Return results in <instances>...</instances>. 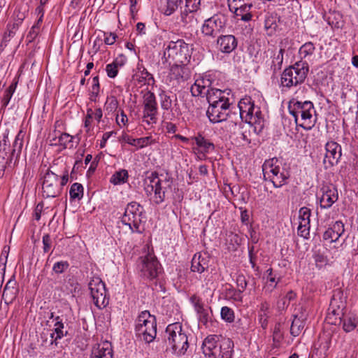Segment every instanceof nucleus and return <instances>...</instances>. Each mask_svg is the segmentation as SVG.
I'll return each mask as SVG.
<instances>
[{
  "label": "nucleus",
  "mask_w": 358,
  "mask_h": 358,
  "mask_svg": "<svg viewBox=\"0 0 358 358\" xmlns=\"http://www.w3.org/2000/svg\"><path fill=\"white\" fill-rule=\"evenodd\" d=\"M23 136L22 131H20L15 136L13 148L12 152L9 154V157L6 159L0 157V178L4 175L6 169L11 167L13 159H15L14 164L18 160L23 146Z\"/></svg>",
  "instance_id": "2eb2a0df"
},
{
  "label": "nucleus",
  "mask_w": 358,
  "mask_h": 358,
  "mask_svg": "<svg viewBox=\"0 0 358 358\" xmlns=\"http://www.w3.org/2000/svg\"><path fill=\"white\" fill-rule=\"evenodd\" d=\"M270 198L275 203H280L285 199V194L280 190L271 191L269 193Z\"/></svg>",
  "instance_id": "0e129e2a"
},
{
  "label": "nucleus",
  "mask_w": 358,
  "mask_h": 358,
  "mask_svg": "<svg viewBox=\"0 0 358 358\" xmlns=\"http://www.w3.org/2000/svg\"><path fill=\"white\" fill-rule=\"evenodd\" d=\"M71 199H81L83 196V187L80 183H73L69 190Z\"/></svg>",
  "instance_id": "3c124183"
},
{
  "label": "nucleus",
  "mask_w": 358,
  "mask_h": 358,
  "mask_svg": "<svg viewBox=\"0 0 358 358\" xmlns=\"http://www.w3.org/2000/svg\"><path fill=\"white\" fill-rule=\"evenodd\" d=\"M345 304L343 301H340L338 304V299L334 295L330 303L327 320L329 323L342 325V328L346 333L351 332L358 327V317L351 312L343 311Z\"/></svg>",
  "instance_id": "f257e3e1"
},
{
  "label": "nucleus",
  "mask_w": 358,
  "mask_h": 358,
  "mask_svg": "<svg viewBox=\"0 0 358 358\" xmlns=\"http://www.w3.org/2000/svg\"><path fill=\"white\" fill-rule=\"evenodd\" d=\"M132 78L135 83L138 84L140 86L145 85H154L155 83V80L152 74L149 73L142 64H138L137 71L133 75Z\"/></svg>",
  "instance_id": "5701e85b"
},
{
  "label": "nucleus",
  "mask_w": 358,
  "mask_h": 358,
  "mask_svg": "<svg viewBox=\"0 0 358 358\" xmlns=\"http://www.w3.org/2000/svg\"><path fill=\"white\" fill-rule=\"evenodd\" d=\"M89 289L94 305L102 308L108 304L109 298L107 296V292L105 283L101 278H93L89 282Z\"/></svg>",
  "instance_id": "4468645a"
},
{
  "label": "nucleus",
  "mask_w": 358,
  "mask_h": 358,
  "mask_svg": "<svg viewBox=\"0 0 358 358\" xmlns=\"http://www.w3.org/2000/svg\"><path fill=\"white\" fill-rule=\"evenodd\" d=\"M125 62V58L121 56L115 59L111 63L108 64L106 66L107 76L110 78H115L117 76L119 69L122 67Z\"/></svg>",
  "instance_id": "4c0bfd02"
},
{
  "label": "nucleus",
  "mask_w": 358,
  "mask_h": 358,
  "mask_svg": "<svg viewBox=\"0 0 358 358\" xmlns=\"http://www.w3.org/2000/svg\"><path fill=\"white\" fill-rule=\"evenodd\" d=\"M137 268L141 277L149 279H155L161 273L162 267L156 257L151 253L139 257Z\"/></svg>",
  "instance_id": "9b49d317"
},
{
  "label": "nucleus",
  "mask_w": 358,
  "mask_h": 358,
  "mask_svg": "<svg viewBox=\"0 0 358 358\" xmlns=\"http://www.w3.org/2000/svg\"><path fill=\"white\" fill-rule=\"evenodd\" d=\"M333 332L331 331H324L319 337V347L321 357L324 358L330 349L332 343Z\"/></svg>",
  "instance_id": "c756f323"
},
{
  "label": "nucleus",
  "mask_w": 358,
  "mask_h": 358,
  "mask_svg": "<svg viewBox=\"0 0 358 358\" xmlns=\"http://www.w3.org/2000/svg\"><path fill=\"white\" fill-rule=\"evenodd\" d=\"M181 3L182 0H166V5L163 10V13L167 16L171 15L178 9Z\"/></svg>",
  "instance_id": "603ef678"
},
{
  "label": "nucleus",
  "mask_w": 358,
  "mask_h": 358,
  "mask_svg": "<svg viewBox=\"0 0 358 358\" xmlns=\"http://www.w3.org/2000/svg\"><path fill=\"white\" fill-rule=\"evenodd\" d=\"M145 218L143 207L132 201L127 205L121 221L123 224L129 227L132 233H141L140 225Z\"/></svg>",
  "instance_id": "9d476101"
},
{
  "label": "nucleus",
  "mask_w": 358,
  "mask_h": 358,
  "mask_svg": "<svg viewBox=\"0 0 358 358\" xmlns=\"http://www.w3.org/2000/svg\"><path fill=\"white\" fill-rule=\"evenodd\" d=\"M221 318L227 322L231 323L234 321V311L228 306H224L221 308Z\"/></svg>",
  "instance_id": "6e6d98bb"
},
{
  "label": "nucleus",
  "mask_w": 358,
  "mask_h": 358,
  "mask_svg": "<svg viewBox=\"0 0 358 358\" xmlns=\"http://www.w3.org/2000/svg\"><path fill=\"white\" fill-rule=\"evenodd\" d=\"M90 358H113L112 343L108 341H102L93 346Z\"/></svg>",
  "instance_id": "412c9836"
},
{
  "label": "nucleus",
  "mask_w": 358,
  "mask_h": 358,
  "mask_svg": "<svg viewBox=\"0 0 358 358\" xmlns=\"http://www.w3.org/2000/svg\"><path fill=\"white\" fill-rule=\"evenodd\" d=\"M240 117L242 120H250L252 117H249L250 109H255V106L250 99H242L238 103Z\"/></svg>",
  "instance_id": "58836bf2"
},
{
  "label": "nucleus",
  "mask_w": 358,
  "mask_h": 358,
  "mask_svg": "<svg viewBox=\"0 0 358 358\" xmlns=\"http://www.w3.org/2000/svg\"><path fill=\"white\" fill-rule=\"evenodd\" d=\"M217 336H208L203 341L201 349L206 358H211L218 353Z\"/></svg>",
  "instance_id": "393cba45"
},
{
  "label": "nucleus",
  "mask_w": 358,
  "mask_h": 358,
  "mask_svg": "<svg viewBox=\"0 0 358 358\" xmlns=\"http://www.w3.org/2000/svg\"><path fill=\"white\" fill-rule=\"evenodd\" d=\"M135 334L146 343H152L157 336V320L148 310L142 311L136 320Z\"/></svg>",
  "instance_id": "6e6552de"
},
{
  "label": "nucleus",
  "mask_w": 358,
  "mask_h": 358,
  "mask_svg": "<svg viewBox=\"0 0 358 358\" xmlns=\"http://www.w3.org/2000/svg\"><path fill=\"white\" fill-rule=\"evenodd\" d=\"M119 105V102L115 96H109L107 97L105 103L106 110L113 113L116 111Z\"/></svg>",
  "instance_id": "4d7b16f0"
},
{
  "label": "nucleus",
  "mask_w": 358,
  "mask_h": 358,
  "mask_svg": "<svg viewBox=\"0 0 358 358\" xmlns=\"http://www.w3.org/2000/svg\"><path fill=\"white\" fill-rule=\"evenodd\" d=\"M229 95V92L226 93L224 91L215 88H210L206 91V97L209 106L218 103V102L223 103L224 101H230L229 98L227 96Z\"/></svg>",
  "instance_id": "c85d7f7f"
},
{
  "label": "nucleus",
  "mask_w": 358,
  "mask_h": 358,
  "mask_svg": "<svg viewBox=\"0 0 358 358\" xmlns=\"http://www.w3.org/2000/svg\"><path fill=\"white\" fill-rule=\"evenodd\" d=\"M201 0H185V9L195 12L199 7Z\"/></svg>",
  "instance_id": "774afa93"
},
{
  "label": "nucleus",
  "mask_w": 358,
  "mask_h": 358,
  "mask_svg": "<svg viewBox=\"0 0 358 358\" xmlns=\"http://www.w3.org/2000/svg\"><path fill=\"white\" fill-rule=\"evenodd\" d=\"M165 342L167 349H171L173 354L179 357L184 355L189 347L188 336L180 322L172 323L166 327Z\"/></svg>",
  "instance_id": "7ed1b4c3"
},
{
  "label": "nucleus",
  "mask_w": 358,
  "mask_h": 358,
  "mask_svg": "<svg viewBox=\"0 0 358 358\" xmlns=\"http://www.w3.org/2000/svg\"><path fill=\"white\" fill-rule=\"evenodd\" d=\"M208 262L206 259L203 257H201V255H199L197 256L195 255L192 260V266H191V270L193 272H197L199 273H203L207 268Z\"/></svg>",
  "instance_id": "37998d69"
},
{
  "label": "nucleus",
  "mask_w": 358,
  "mask_h": 358,
  "mask_svg": "<svg viewBox=\"0 0 358 358\" xmlns=\"http://www.w3.org/2000/svg\"><path fill=\"white\" fill-rule=\"evenodd\" d=\"M242 293L239 289H236L231 285H229V287L226 289L227 296L236 302H242Z\"/></svg>",
  "instance_id": "864d4df0"
},
{
  "label": "nucleus",
  "mask_w": 358,
  "mask_h": 358,
  "mask_svg": "<svg viewBox=\"0 0 358 358\" xmlns=\"http://www.w3.org/2000/svg\"><path fill=\"white\" fill-rule=\"evenodd\" d=\"M153 105H157L156 96L154 94V92L147 90L143 92V103L142 106H153Z\"/></svg>",
  "instance_id": "5fc2aeb1"
},
{
  "label": "nucleus",
  "mask_w": 358,
  "mask_h": 358,
  "mask_svg": "<svg viewBox=\"0 0 358 358\" xmlns=\"http://www.w3.org/2000/svg\"><path fill=\"white\" fill-rule=\"evenodd\" d=\"M237 40L233 35H222L217 39V45L220 51L231 53L237 47Z\"/></svg>",
  "instance_id": "b1692460"
},
{
  "label": "nucleus",
  "mask_w": 358,
  "mask_h": 358,
  "mask_svg": "<svg viewBox=\"0 0 358 358\" xmlns=\"http://www.w3.org/2000/svg\"><path fill=\"white\" fill-rule=\"evenodd\" d=\"M145 191L148 196H152L153 202L159 205L165 200L166 192L171 187L169 178L162 180L159 178V174L156 171L152 172L145 180Z\"/></svg>",
  "instance_id": "1a4fd4ad"
},
{
  "label": "nucleus",
  "mask_w": 358,
  "mask_h": 358,
  "mask_svg": "<svg viewBox=\"0 0 358 358\" xmlns=\"http://www.w3.org/2000/svg\"><path fill=\"white\" fill-rule=\"evenodd\" d=\"M315 47L313 43L309 41L302 45L299 50V54L301 59H306L313 55L315 52Z\"/></svg>",
  "instance_id": "8fccbe9b"
},
{
  "label": "nucleus",
  "mask_w": 358,
  "mask_h": 358,
  "mask_svg": "<svg viewBox=\"0 0 358 358\" xmlns=\"http://www.w3.org/2000/svg\"><path fill=\"white\" fill-rule=\"evenodd\" d=\"M344 224L341 221H336L331 227L325 231L323 238L330 243L336 242L344 233Z\"/></svg>",
  "instance_id": "a878e982"
},
{
  "label": "nucleus",
  "mask_w": 358,
  "mask_h": 358,
  "mask_svg": "<svg viewBox=\"0 0 358 358\" xmlns=\"http://www.w3.org/2000/svg\"><path fill=\"white\" fill-rule=\"evenodd\" d=\"M309 71L308 64L306 61H299L286 68L281 73L280 86L286 90L296 87L303 83Z\"/></svg>",
  "instance_id": "423d86ee"
},
{
  "label": "nucleus",
  "mask_w": 358,
  "mask_h": 358,
  "mask_svg": "<svg viewBox=\"0 0 358 358\" xmlns=\"http://www.w3.org/2000/svg\"><path fill=\"white\" fill-rule=\"evenodd\" d=\"M270 317V304L264 301L259 305L258 312V320L261 327L266 329L268 327V318Z\"/></svg>",
  "instance_id": "c9c22d12"
},
{
  "label": "nucleus",
  "mask_w": 358,
  "mask_h": 358,
  "mask_svg": "<svg viewBox=\"0 0 358 358\" xmlns=\"http://www.w3.org/2000/svg\"><path fill=\"white\" fill-rule=\"evenodd\" d=\"M75 137L67 134V133H62L59 134L58 137L55 136V138L51 140L52 145H58L62 147L63 149L66 148H73L74 147V140Z\"/></svg>",
  "instance_id": "f704fd0d"
},
{
  "label": "nucleus",
  "mask_w": 358,
  "mask_h": 358,
  "mask_svg": "<svg viewBox=\"0 0 358 358\" xmlns=\"http://www.w3.org/2000/svg\"><path fill=\"white\" fill-rule=\"evenodd\" d=\"M29 9L27 6L18 5L14 10L12 15V20L20 24H22L24 20L28 14Z\"/></svg>",
  "instance_id": "a18cd8bd"
},
{
  "label": "nucleus",
  "mask_w": 358,
  "mask_h": 358,
  "mask_svg": "<svg viewBox=\"0 0 358 358\" xmlns=\"http://www.w3.org/2000/svg\"><path fill=\"white\" fill-rule=\"evenodd\" d=\"M266 282L264 288L265 292L271 293L277 287L281 277L278 273H274L271 268L266 270Z\"/></svg>",
  "instance_id": "2f4dec72"
},
{
  "label": "nucleus",
  "mask_w": 358,
  "mask_h": 358,
  "mask_svg": "<svg viewBox=\"0 0 358 358\" xmlns=\"http://www.w3.org/2000/svg\"><path fill=\"white\" fill-rule=\"evenodd\" d=\"M227 22V16L222 13L213 15L204 20L201 31L207 37L215 38L224 31Z\"/></svg>",
  "instance_id": "f8f14e48"
},
{
  "label": "nucleus",
  "mask_w": 358,
  "mask_h": 358,
  "mask_svg": "<svg viewBox=\"0 0 358 358\" xmlns=\"http://www.w3.org/2000/svg\"><path fill=\"white\" fill-rule=\"evenodd\" d=\"M305 319L303 315L299 317L298 315H294V318L292 322L290 327V334L292 336L296 337L302 332L305 326Z\"/></svg>",
  "instance_id": "79ce46f5"
},
{
  "label": "nucleus",
  "mask_w": 358,
  "mask_h": 358,
  "mask_svg": "<svg viewBox=\"0 0 358 358\" xmlns=\"http://www.w3.org/2000/svg\"><path fill=\"white\" fill-rule=\"evenodd\" d=\"M21 24L14 21L8 22L4 35H7V36L10 38H13L15 35L16 31L18 30Z\"/></svg>",
  "instance_id": "13d9d810"
},
{
  "label": "nucleus",
  "mask_w": 358,
  "mask_h": 358,
  "mask_svg": "<svg viewBox=\"0 0 358 358\" xmlns=\"http://www.w3.org/2000/svg\"><path fill=\"white\" fill-rule=\"evenodd\" d=\"M122 141L137 148V149L143 148L148 145H150L155 143V141L152 139L151 136L142 137L139 138H134L131 136L124 134H122Z\"/></svg>",
  "instance_id": "cd10ccee"
},
{
  "label": "nucleus",
  "mask_w": 358,
  "mask_h": 358,
  "mask_svg": "<svg viewBox=\"0 0 358 358\" xmlns=\"http://www.w3.org/2000/svg\"><path fill=\"white\" fill-rule=\"evenodd\" d=\"M69 171L65 169L59 175L50 169H48L43 181V196L46 198H55L60 195L62 188L69 181Z\"/></svg>",
  "instance_id": "39448f33"
},
{
  "label": "nucleus",
  "mask_w": 358,
  "mask_h": 358,
  "mask_svg": "<svg viewBox=\"0 0 358 358\" xmlns=\"http://www.w3.org/2000/svg\"><path fill=\"white\" fill-rule=\"evenodd\" d=\"M253 6L252 0L249 2L229 1V7L231 11H233L236 17H240L243 21L248 22L251 20V8Z\"/></svg>",
  "instance_id": "a211bd4d"
},
{
  "label": "nucleus",
  "mask_w": 358,
  "mask_h": 358,
  "mask_svg": "<svg viewBox=\"0 0 358 358\" xmlns=\"http://www.w3.org/2000/svg\"><path fill=\"white\" fill-rule=\"evenodd\" d=\"M210 83L208 79H197L191 86L190 92L193 96H199L203 94H206L208 89L206 87Z\"/></svg>",
  "instance_id": "ea45409f"
},
{
  "label": "nucleus",
  "mask_w": 358,
  "mask_h": 358,
  "mask_svg": "<svg viewBox=\"0 0 358 358\" xmlns=\"http://www.w3.org/2000/svg\"><path fill=\"white\" fill-rule=\"evenodd\" d=\"M192 45L182 39L176 41H170L164 51L162 59L171 64H188L192 55Z\"/></svg>",
  "instance_id": "0eeeda50"
},
{
  "label": "nucleus",
  "mask_w": 358,
  "mask_h": 358,
  "mask_svg": "<svg viewBox=\"0 0 358 358\" xmlns=\"http://www.w3.org/2000/svg\"><path fill=\"white\" fill-rule=\"evenodd\" d=\"M236 282L238 289H239L242 292H243L248 285V281L246 280L245 276L243 274H238L236 277Z\"/></svg>",
  "instance_id": "69168bd1"
},
{
  "label": "nucleus",
  "mask_w": 358,
  "mask_h": 358,
  "mask_svg": "<svg viewBox=\"0 0 358 358\" xmlns=\"http://www.w3.org/2000/svg\"><path fill=\"white\" fill-rule=\"evenodd\" d=\"M158 106H143V118L148 124H156L158 116Z\"/></svg>",
  "instance_id": "e433bc0d"
},
{
  "label": "nucleus",
  "mask_w": 358,
  "mask_h": 358,
  "mask_svg": "<svg viewBox=\"0 0 358 358\" xmlns=\"http://www.w3.org/2000/svg\"><path fill=\"white\" fill-rule=\"evenodd\" d=\"M187 64L173 63L170 68V79L176 81L177 84L187 80L190 77V70Z\"/></svg>",
  "instance_id": "aec40b11"
},
{
  "label": "nucleus",
  "mask_w": 358,
  "mask_h": 358,
  "mask_svg": "<svg viewBox=\"0 0 358 358\" xmlns=\"http://www.w3.org/2000/svg\"><path fill=\"white\" fill-rule=\"evenodd\" d=\"M192 139L197 146L201 148L202 153H208L215 149L214 144L200 134L193 137Z\"/></svg>",
  "instance_id": "a19ab883"
},
{
  "label": "nucleus",
  "mask_w": 358,
  "mask_h": 358,
  "mask_svg": "<svg viewBox=\"0 0 358 358\" xmlns=\"http://www.w3.org/2000/svg\"><path fill=\"white\" fill-rule=\"evenodd\" d=\"M323 164L327 169L338 164L342 155V148L338 143L331 141L326 143Z\"/></svg>",
  "instance_id": "f3484780"
},
{
  "label": "nucleus",
  "mask_w": 358,
  "mask_h": 358,
  "mask_svg": "<svg viewBox=\"0 0 358 358\" xmlns=\"http://www.w3.org/2000/svg\"><path fill=\"white\" fill-rule=\"evenodd\" d=\"M284 53L285 49L283 48H280L278 52L273 53L271 56V60L268 64L270 70L273 73L272 76H275L278 71L282 69Z\"/></svg>",
  "instance_id": "473e14b6"
},
{
  "label": "nucleus",
  "mask_w": 358,
  "mask_h": 358,
  "mask_svg": "<svg viewBox=\"0 0 358 358\" xmlns=\"http://www.w3.org/2000/svg\"><path fill=\"white\" fill-rule=\"evenodd\" d=\"M129 175L125 169L115 172L110 178V182L117 185L125 183L127 181Z\"/></svg>",
  "instance_id": "09e8293b"
},
{
  "label": "nucleus",
  "mask_w": 358,
  "mask_h": 358,
  "mask_svg": "<svg viewBox=\"0 0 358 358\" xmlns=\"http://www.w3.org/2000/svg\"><path fill=\"white\" fill-rule=\"evenodd\" d=\"M12 148L10 146V141L8 134H3V138L0 140V157L6 159L9 157V154L12 152Z\"/></svg>",
  "instance_id": "de8ad7c7"
},
{
  "label": "nucleus",
  "mask_w": 358,
  "mask_h": 358,
  "mask_svg": "<svg viewBox=\"0 0 358 358\" xmlns=\"http://www.w3.org/2000/svg\"><path fill=\"white\" fill-rule=\"evenodd\" d=\"M249 117H252L250 120L243 121L253 126L255 132H261L264 127V119L260 108L257 106H255V109H250Z\"/></svg>",
  "instance_id": "bb28decb"
},
{
  "label": "nucleus",
  "mask_w": 358,
  "mask_h": 358,
  "mask_svg": "<svg viewBox=\"0 0 358 358\" xmlns=\"http://www.w3.org/2000/svg\"><path fill=\"white\" fill-rule=\"evenodd\" d=\"M193 11H189L184 8L183 10L181 11L180 13V21L182 23L183 26H187L188 24H190L194 20V16L192 15Z\"/></svg>",
  "instance_id": "052dcab7"
},
{
  "label": "nucleus",
  "mask_w": 358,
  "mask_h": 358,
  "mask_svg": "<svg viewBox=\"0 0 358 358\" xmlns=\"http://www.w3.org/2000/svg\"><path fill=\"white\" fill-rule=\"evenodd\" d=\"M69 266V264L67 261H60L54 264L52 266V271L57 274L62 273Z\"/></svg>",
  "instance_id": "e2e57ef3"
},
{
  "label": "nucleus",
  "mask_w": 358,
  "mask_h": 358,
  "mask_svg": "<svg viewBox=\"0 0 358 358\" xmlns=\"http://www.w3.org/2000/svg\"><path fill=\"white\" fill-rule=\"evenodd\" d=\"M42 241H43V252L45 253H47L51 249L52 243V238L48 234H45L43 236Z\"/></svg>",
  "instance_id": "338daca9"
},
{
  "label": "nucleus",
  "mask_w": 358,
  "mask_h": 358,
  "mask_svg": "<svg viewBox=\"0 0 358 358\" xmlns=\"http://www.w3.org/2000/svg\"><path fill=\"white\" fill-rule=\"evenodd\" d=\"M19 292L18 285L17 281L15 280V276L6 282L2 293V299L5 303L10 304L16 299Z\"/></svg>",
  "instance_id": "4be33fe9"
},
{
  "label": "nucleus",
  "mask_w": 358,
  "mask_h": 358,
  "mask_svg": "<svg viewBox=\"0 0 358 358\" xmlns=\"http://www.w3.org/2000/svg\"><path fill=\"white\" fill-rule=\"evenodd\" d=\"M159 99L161 109L163 110L164 119L172 120L170 116H174L173 110L180 112L178 98L172 92L161 90L159 92Z\"/></svg>",
  "instance_id": "ddd939ff"
},
{
  "label": "nucleus",
  "mask_w": 358,
  "mask_h": 358,
  "mask_svg": "<svg viewBox=\"0 0 358 358\" xmlns=\"http://www.w3.org/2000/svg\"><path fill=\"white\" fill-rule=\"evenodd\" d=\"M262 171L264 180L271 182L275 188H280L285 185L290 176L289 170L275 157L264 162Z\"/></svg>",
  "instance_id": "20e7f679"
},
{
  "label": "nucleus",
  "mask_w": 358,
  "mask_h": 358,
  "mask_svg": "<svg viewBox=\"0 0 358 358\" xmlns=\"http://www.w3.org/2000/svg\"><path fill=\"white\" fill-rule=\"evenodd\" d=\"M40 31L41 29L38 27L32 26L26 36L27 43H31L35 41L40 33Z\"/></svg>",
  "instance_id": "680f3d73"
},
{
  "label": "nucleus",
  "mask_w": 358,
  "mask_h": 358,
  "mask_svg": "<svg viewBox=\"0 0 358 358\" xmlns=\"http://www.w3.org/2000/svg\"><path fill=\"white\" fill-rule=\"evenodd\" d=\"M194 308L198 314L199 322L206 325L210 319L208 310L204 308L203 304L199 300L194 303Z\"/></svg>",
  "instance_id": "49530a36"
},
{
  "label": "nucleus",
  "mask_w": 358,
  "mask_h": 358,
  "mask_svg": "<svg viewBox=\"0 0 358 358\" xmlns=\"http://www.w3.org/2000/svg\"><path fill=\"white\" fill-rule=\"evenodd\" d=\"M231 104L230 101H229L210 105L206 111V115L209 120L213 123H218L226 120L229 115Z\"/></svg>",
  "instance_id": "dca6fc26"
},
{
  "label": "nucleus",
  "mask_w": 358,
  "mask_h": 358,
  "mask_svg": "<svg viewBox=\"0 0 358 358\" xmlns=\"http://www.w3.org/2000/svg\"><path fill=\"white\" fill-rule=\"evenodd\" d=\"M234 342L230 338H223L218 346V356L224 358H232L234 353Z\"/></svg>",
  "instance_id": "72a5a7b5"
},
{
  "label": "nucleus",
  "mask_w": 358,
  "mask_h": 358,
  "mask_svg": "<svg viewBox=\"0 0 358 358\" xmlns=\"http://www.w3.org/2000/svg\"><path fill=\"white\" fill-rule=\"evenodd\" d=\"M64 324L62 319L59 316L55 318L54 329L50 334L51 342L50 343L57 345V341L62 339L64 336L67 335V331H64Z\"/></svg>",
  "instance_id": "7c9ffc66"
},
{
  "label": "nucleus",
  "mask_w": 358,
  "mask_h": 358,
  "mask_svg": "<svg viewBox=\"0 0 358 358\" xmlns=\"http://www.w3.org/2000/svg\"><path fill=\"white\" fill-rule=\"evenodd\" d=\"M288 110L294 117L297 127L308 131L315 126L316 118L313 117V114L315 113V110L313 102L292 99L288 104Z\"/></svg>",
  "instance_id": "f03ea898"
},
{
  "label": "nucleus",
  "mask_w": 358,
  "mask_h": 358,
  "mask_svg": "<svg viewBox=\"0 0 358 358\" xmlns=\"http://www.w3.org/2000/svg\"><path fill=\"white\" fill-rule=\"evenodd\" d=\"M320 191L322 192V196L320 199V204L322 208H329L338 201V189L334 185H324L322 187Z\"/></svg>",
  "instance_id": "6ab92c4d"
},
{
  "label": "nucleus",
  "mask_w": 358,
  "mask_h": 358,
  "mask_svg": "<svg viewBox=\"0 0 358 358\" xmlns=\"http://www.w3.org/2000/svg\"><path fill=\"white\" fill-rule=\"evenodd\" d=\"M238 138H240L245 144H249L251 142L250 138V131L241 127V125L238 128Z\"/></svg>",
  "instance_id": "bf43d9fd"
},
{
  "label": "nucleus",
  "mask_w": 358,
  "mask_h": 358,
  "mask_svg": "<svg viewBox=\"0 0 358 358\" xmlns=\"http://www.w3.org/2000/svg\"><path fill=\"white\" fill-rule=\"evenodd\" d=\"M17 83L18 79L17 77H15L13 79L12 83L10 85V86L5 90L3 96L1 99V108H6L8 105L16 90Z\"/></svg>",
  "instance_id": "c03bdc74"
}]
</instances>
